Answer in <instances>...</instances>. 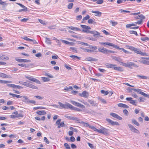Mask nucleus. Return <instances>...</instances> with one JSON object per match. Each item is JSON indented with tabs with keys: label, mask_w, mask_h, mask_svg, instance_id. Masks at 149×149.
Masks as SVG:
<instances>
[{
	"label": "nucleus",
	"mask_w": 149,
	"mask_h": 149,
	"mask_svg": "<svg viewBox=\"0 0 149 149\" xmlns=\"http://www.w3.org/2000/svg\"><path fill=\"white\" fill-rule=\"evenodd\" d=\"M130 49L134 51L135 53L137 54H141L143 56H144L146 54L145 53H143L141 52L139 49L135 48L134 47H130Z\"/></svg>",
	"instance_id": "f257e3e1"
},
{
	"label": "nucleus",
	"mask_w": 149,
	"mask_h": 149,
	"mask_svg": "<svg viewBox=\"0 0 149 149\" xmlns=\"http://www.w3.org/2000/svg\"><path fill=\"white\" fill-rule=\"evenodd\" d=\"M24 77L26 79L32 81L36 82L39 84H40V81L35 78L31 77V76L29 77L26 75H25Z\"/></svg>",
	"instance_id": "f03ea898"
},
{
	"label": "nucleus",
	"mask_w": 149,
	"mask_h": 149,
	"mask_svg": "<svg viewBox=\"0 0 149 149\" xmlns=\"http://www.w3.org/2000/svg\"><path fill=\"white\" fill-rule=\"evenodd\" d=\"M70 102L73 105L82 108H85V107L82 104L76 102L74 101L71 100Z\"/></svg>",
	"instance_id": "7ed1b4c3"
},
{
	"label": "nucleus",
	"mask_w": 149,
	"mask_h": 149,
	"mask_svg": "<svg viewBox=\"0 0 149 149\" xmlns=\"http://www.w3.org/2000/svg\"><path fill=\"white\" fill-rule=\"evenodd\" d=\"M58 104L60 105V107L64 109H68L70 108V104L68 103H66L65 104H63L61 102H58Z\"/></svg>",
	"instance_id": "20e7f679"
},
{
	"label": "nucleus",
	"mask_w": 149,
	"mask_h": 149,
	"mask_svg": "<svg viewBox=\"0 0 149 149\" xmlns=\"http://www.w3.org/2000/svg\"><path fill=\"white\" fill-rule=\"evenodd\" d=\"M106 120L112 125H119V123L117 122H114L109 118H106Z\"/></svg>",
	"instance_id": "39448f33"
},
{
	"label": "nucleus",
	"mask_w": 149,
	"mask_h": 149,
	"mask_svg": "<svg viewBox=\"0 0 149 149\" xmlns=\"http://www.w3.org/2000/svg\"><path fill=\"white\" fill-rule=\"evenodd\" d=\"M132 98L131 97H127L126 98V100L128 101H130V103L136 106L137 104L135 100H132Z\"/></svg>",
	"instance_id": "423d86ee"
},
{
	"label": "nucleus",
	"mask_w": 149,
	"mask_h": 149,
	"mask_svg": "<svg viewBox=\"0 0 149 149\" xmlns=\"http://www.w3.org/2000/svg\"><path fill=\"white\" fill-rule=\"evenodd\" d=\"M7 86L13 88H17V89H22L23 88L19 85H16L14 84H9L7 85Z\"/></svg>",
	"instance_id": "0eeeda50"
},
{
	"label": "nucleus",
	"mask_w": 149,
	"mask_h": 149,
	"mask_svg": "<svg viewBox=\"0 0 149 149\" xmlns=\"http://www.w3.org/2000/svg\"><path fill=\"white\" fill-rule=\"evenodd\" d=\"M25 86L33 89H38V88L37 86L27 82L26 83Z\"/></svg>",
	"instance_id": "6e6552de"
},
{
	"label": "nucleus",
	"mask_w": 149,
	"mask_h": 149,
	"mask_svg": "<svg viewBox=\"0 0 149 149\" xmlns=\"http://www.w3.org/2000/svg\"><path fill=\"white\" fill-rule=\"evenodd\" d=\"M15 60L21 63H27L30 62L31 61L30 60H29L19 59L18 58H16Z\"/></svg>",
	"instance_id": "1a4fd4ad"
},
{
	"label": "nucleus",
	"mask_w": 149,
	"mask_h": 149,
	"mask_svg": "<svg viewBox=\"0 0 149 149\" xmlns=\"http://www.w3.org/2000/svg\"><path fill=\"white\" fill-rule=\"evenodd\" d=\"M110 115L113 117L116 118L119 120H121L123 119L121 117L115 113H111L110 114Z\"/></svg>",
	"instance_id": "9d476101"
},
{
	"label": "nucleus",
	"mask_w": 149,
	"mask_h": 149,
	"mask_svg": "<svg viewBox=\"0 0 149 149\" xmlns=\"http://www.w3.org/2000/svg\"><path fill=\"white\" fill-rule=\"evenodd\" d=\"M88 102L93 106L97 107L98 105V104L95 101L89 99L88 100Z\"/></svg>",
	"instance_id": "9b49d317"
},
{
	"label": "nucleus",
	"mask_w": 149,
	"mask_h": 149,
	"mask_svg": "<svg viewBox=\"0 0 149 149\" xmlns=\"http://www.w3.org/2000/svg\"><path fill=\"white\" fill-rule=\"evenodd\" d=\"M98 51L104 54H107L108 49L103 47L102 48H99L98 49Z\"/></svg>",
	"instance_id": "f8f14e48"
},
{
	"label": "nucleus",
	"mask_w": 149,
	"mask_h": 149,
	"mask_svg": "<svg viewBox=\"0 0 149 149\" xmlns=\"http://www.w3.org/2000/svg\"><path fill=\"white\" fill-rule=\"evenodd\" d=\"M79 95L81 97H83L85 98L88 97L89 95L88 93L85 91H83L81 94L80 93Z\"/></svg>",
	"instance_id": "ddd939ff"
},
{
	"label": "nucleus",
	"mask_w": 149,
	"mask_h": 149,
	"mask_svg": "<svg viewBox=\"0 0 149 149\" xmlns=\"http://www.w3.org/2000/svg\"><path fill=\"white\" fill-rule=\"evenodd\" d=\"M131 89L133 90L134 91L137 92L138 93L141 94L143 96L144 94L145 93L143 92H142L141 91V90L140 89L132 88Z\"/></svg>",
	"instance_id": "4468645a"
},
{
	"label": "nucleus",
	"mask_w": 149,
	"mask_h": 149,
	"mask_svg": "<svg viewBox=\"0 0 149 149\" xmlns=\"http://www.w3.org/2000/svg\"><path fill=\"white\" fill-rule=\"evenodd\" d=\"M16 3L20 6L21 7L23 8V9H21L19 10V12H22V11L25 10L26 11L27 10V8L24 5L19 3Z\"/></svg>",
	"instance_id": "2eb2a0df"
},
{
	"label": "nucleus",
	"mask_w": 149,
	"mask_h": 149,
	"mask_svg": "<svg viewBox=\"0 0 149 149\" xmlns=\"http://www.w3.org/2000/svg\"><path fill=\"white\" fill-rule=\"evenodd\" d=\"M92 34H93V36L94 37H102V36H100V33L95 31H93Z\"/></svg>",
	"instance_id": "dca6fc26"
},
{
	"label": "nucleus",
	"mask_w": 149,
	"mask_h": 149,
	"mask_svg": "<svg viewBox=\"0 0 149 149\" xmlns=\"http://www.w3.org/2000/svg\"><path fill=\"white\" fill-rule=\"evenodd\" d=\"M23 97V100H22V101L25 103L28 104V102L29 99L28 98L27 96H22Z\"/></svg>",
	"instance_id": "f3484780"
},
{
	"label": "nucleus",
	"mask_w": 149,
	"mask_h": 149,
	"mask_svg": "<svg viewBox=\"0 0 149 149\" xmlns=\"http://www.w3.org/2000/svg\"><path fill=\"white\" fill-rule=\"evenodd\" d=\"M68 28L69 29L73 31H80V29L79 28L72 26L68 27Z\"/></svg>",
	"instance_id": "a211bd4d"
},
{
	"label": "nucleus",
	"mask_w": 149,
	"mask_h": 149,
	"mask_svg": "<svg viewBox=\"0 0 149 149\" xmlns=\"http://www.w3.org/2000/svg\"><path fill=\"white\" fill-rule=\"evenodd\" d=\"M116 66V65L111 63H107L106 65V67L108 68H113Z\"/></svg>",
	"instance_id": "6ab92c4d"
},
{
	"label": "nucleus",
	"mask_w": 149,
	"mask_h": 149,
	"mask_svg": "<svg viewBox=\"0 0 149 149\" xmlns=\"http://www.w3.org/2000/svg\"><path fill=\"white\" fill-rule=\"evenodd\" d=\"M80 26L83 29H85V30H89L91 29L90 27L86 25L81 24Z\"/></svg>",
	"instance_id": "aec40b11"
},
{
	"label": "nucleus",
	"mask_w": 149,
	"mask_h": 149,
	"mask_svg": "<svg viewBox=\"0 0 149 149\" xmlns=\"http://www.w3.org/2000/svg\"><path fill=\"white\" fill-rule=\"evenodd\" d=\"M118 105L119 107H123L125 108H128L129 106L126 104L123 103H119L118 104Z\"/></svg>",
	"instance_id": "412c9836"
},
{
	"label": "nucleus",
	"mask_w": 149,
	"mask_h": 149,
	"mask_svg": "<svg viewBox=\"0 0 149 149\" xmlns=\"http://www.w3.org/2000/svg\"><path fill=\"white\" fill-rule=\"evenodd\" d=\"M99 43L102 45H107L112 46L113 45V43L109 42H100Z\"/></svg>",
	"instance_id": "4be33fe9"
},
{
	"label": "nucleus",
	"mask_w": 149,
	"mask_h": 149,
	"mask_svg": "<svg viewBox=\"0 0 149 149\" xmlns=\"http://www.w3.org/2000/svg\"><path fill=\"white\" fill-rule=\"evenodd\" d=\"M92 13H95V15L97 16H100L101 15L102 13L98 11H94L92 10Z\"/></svg>",
	"instance_id": "5701e85b"
},
{
	"label": "nucleus",
	"mask_w": 149,
	"mask_h": 149,
	"mask_svg": "<svg viewBox=\"0 0 149 149\" xmlns=\"http://www.w3.org/2000/svg\"><path fill=\"white\" fill-rule=\"evenodd\" d=\"M102 134H104L106 135L107 134H108V130L107 129L102 127Z\"/></svg>",
	"instance_id": "b1692460"
},
{
	"label": "nucleus",
	"mask_w": 149,
	"mask_h": 149,
	"mask_svg": "<svg viewBox=\"0 0 149 149\" xmlns=\"http://www.w3.org/2000/svg\"><path fill=\"white\" fill-rule=\"evenodd\" d=\"M1 60H8L9 59L8 57L5 55L1 56Z\"/></svg>",
	"instance_id": "393cba45"
},
{
	"label": "nucleus",
	"mask_w": 149,
	"mask_h": 149,
	"mask_svg": "<svg viewBox=\"0 0 149 149\" xmlns=\"http://www.w3.org/2000/svg\"><path fill=\"white\" fill-rule=\"evenodd\" d=\"M86 60L89 61H97V59L89 57L86 58Z\"/></svg>",
	"instance_id": "a878e982"
},
{
	"label": "nucleus",
	"mask_w": 149,
	"mask_h": 149,
	"mask_svg": "<svg viewBox=\"0 0 149 149\" xmlns=\"http://www.w3.org/2000/svg\"><path fill=\"white\" fill-rule=\"evenodd\" d=\"M69 108L71 109H72V110H76V111H80V109H79L77 108L73 107L71 104L70 105V106Z\"/></svg>",
	"instance_id": "bb28decb"
},
{
	"label": "nucleus",
	"mask_w": 149,
	"mask_h": 149,
	"mask_svg": "<svg viewBox=\"0 0 149 149\" xmlns=\"http://www.w3.org/2000/svg\"><path fill=\"white\" fill-rule=\"evenodd\" d=\"M112 47H113L114 48L119 49L120 51H123V50H124V49L123 48H119L117 45L114 44H113Z\"/></svg>",
	"instance_id": "cd10ccee"
},
{
	"label": "nucleus",
	"mask_w": 149,
	"mask_h": 149,
	"mask_svg": "<svg viewBox=\"0 0 149 149\" xmlns=\"http://www.w3.org/2000/svg\"><path fill=\"white\" fill-rule=\"evenodd\" d=\"M36 113L38 115H45L46 113L45 111L42 110V111H37Z\"/></svg>",
	"instance_id": "c85d7f7f"
},
{
	"label": "nucleus",
	"mask_w": 149,
	"mask_h": 149,
	"mask_svg": "<svg viewBox=\"0 0 149 149\" xmlns=\"http://www.w3.org/2000/svg\"><path fill=\"white\" fill-rule=\"evenodd\" d=\"M111 57L112 58L118 62H120V61H121V60L120 58H118L116 56H112Z\"/></svg>",
	"instance_id": "c756f323"
},
{
	"label": "nucleus",
	"mask_w": 149,
	"mask_h": 149,
	"mask_svg": "<svg viewBox=\"0 0 149 149\" xmlns=\"http://www.w3.org/2000/svg\"><path fill=\"white\" fill-rule=\"evenodd\" d=\"M72 86H69L68 87L65 86L64 88V90L66 91H68L70 90H72Z\"/></svg>",
	"instance_id": "7c9ffc66"
},
{
	"label": "nucleus",
	"mask_w": 149,
	"mask_h": 149,
	"mask_svg": "<svg viewBox=\"0 0 149 149\" xmlns=\"http://www.w3.org/2000/svg\"><path fill=\"white\" fill-rule=\"evenodd\" d=\"M140 62L145 64L149 65V61H146L145 60H143L142 61H140Z\"/></svg>",
	"instance_id": "2f4dec72"
},
{
	"label": "nucleus",
	"mask_w": 149,
	"mask_h": 149,
	"mask_svg": "<svg viewBox=\"0 0 149 149\" xmlns=\"http://www.w3.org/2000/svg\"><path fill=\"white\" fill-rule=\"evenodd\" d=\"M45 41L47 44L51 45V44L52 42L51 41V40L49 38H45Z\"/></svg>",
	"instance_id": "473e14b6"
},
{
	"label": "nucleus",
	"mask_w": 149,
	"mask_h": 149,
	"mask_svg": "<svg viewBox=\"0 0 149 149\" xmlns=\"http://www.w3.org/2000/svg\"><path fill=\"white\" fill-rule=\"evenodd\" d=\"M128 125L129 128L130 129V130L133 132L135 128L134 127L133 125L130 124H128Z\"/></svg>",
	"instance_id": "72a5a7b5"
},
{
	"label": "nucleus",
	"mask_w": 149,
	"mask_h": 149,
	"mask_svg": "<svg viewBox=\"0 0 149 149\" xmlns=\"http://www.w3.org/2000/svg\"><path fill=\"white\" fill-rule=\"evenodd\" d=\"M132 123L137 126H139V125L138 123L135 119H132Z\"/></svg>",
	"instance_id": "f704fd0d"
},
{
	"label": "nucleus",
	"mask_w": 149,
	"mask_h": 149,
	"mask_svg": "<svg viewBox=\"0 0 149 149\" xmlns=\"http://www.w3.org/2000/svg\"><path fill=\"white\" fill-rule=\"evenodd\" d=\"M7 76L6 74L0 72V77L6 78L7 77Z\"/></svg>",
	"instance_id": "c9c22d12"
},
{
	"label": "nucleus",
	"mask_w": 149,
	"mask_h": 149,
	"mask_svg": "<svg viewBox=\"0 0 149 149\" xmlns=\"http://www.w3.org/2000/svg\"><path fill=\"white\" fill-rule=\"evenodd\" d=\"M82 31L86 33H90L91 34H92L93 32V31L88 30H85V29H82Z\"/></svg>",
	"instance_id": "e433bc0d"
},
{
	"label": "nucleus",
	"mask_w": 149,
	"mask_h": 149,
	"mask_svg": "<svg viewBox=\"0 0 149 149\" xmlns=\"http://www.w3.org/2000/svg\"><path fill=\"white\" fill-rule=\"evenodd\" d=\"M73 3H69L67 6V7L69 9H71L73 6Z\"/></svg>",
	"instance_id": "4c0bfd02"
},
{
	"label": "nucleus",
	"mask_w": 149,
	"mask_h": 149,
	"mask_svg": "<svg viewBox=\"0 0 149 149\" xmlns=\"http://www.w3.org/2000/svg\"><path fill=\"white\" fill-rule=\"evenodd\" d=\"M61 41L62 42L67 44H70L71 43V42H70L68 41L63 40H61Z\"/></svg>",
	"instance_id": "58836bf2"
},
{
	"label": "nucleus",
	"mask_w": 149,
	"mask_h": 149,
	"mask_svg": "<svg viewBox=\"0 0 149 149\" xmlns=\"http://www.w3.org/2000/svg\"><path fill=\"white\" fill-rule=\"evenodd\" d=\"M101 92L102 94H104V95H108L109 92L107 91H105L104 90H102L101 91Z\"/></svg>",
	"instance_id": "ea45409f"
},
{
	"label": "nucleus",
	"mask_w": 149,
	"mask_h": 149,
	"mask_svg": "<svg viewBox=\"0 0 149 149\" xmlns=\"http://www.w3.org/2000/svg\"><path fill=\"white\" fill-rule=\"evenodd\" d=\"M133 63L130 62H127V67H129L130 68L131 66H132Z\"/></svg>",
	"instance_id": "a19ab883"
},
{
	"label": "nucleus",
	"mask_w": 149,
	"mask_h": 149,
	"mask_svg": "<svg viewBox=\"0 0 149 149\" xmlns=\"http://www.w3.org/2000/svg\"><path fill=\"white\" fill-rule=\"evenodd\" d=\"M141 40L143 41H146V40H149V38H148L147 37H141Z\"/></svg>",
	"instance_id": "79ce46f5"
},
{
	"label": "nucleus",
	"mask_w": 149,
	"mask_h": 149,
	"mask_svg": "<svg viewBox=\"0 0 149 149\" xmlns=\"http://www.w3.org/2000/svg\"><path fill=\"white\" fill-rule=\"evenodd\" d=\"M64 125H65L64 123V122H62L60 123V125H59L57 127L58 128H60L61 127H64Z\"/></svg>",
	"instance_id": "37998d69"
},
{
	"label": "nucleus",
	"mask_w": 149,
	"mask_h": 149,
	"mask_svg": "<svg viewBox=\"0 0 149 149\" xmlns=\"http://www.w3.org/2000/svg\"><path fill=\"white\" fill-rule=\"evenodd\" d=\"M64 146L66 149H70V146L67 143H64Z\"/></svg>",
	"instance_id": "c03bdc74"
},
{
	"label": "nucleus",
	"mask_w": 149,
	"mask_h": 149,
	"mask_svg": "<svg viewBox=\"0 0 149 149\" xmlns=\"http://www.w3.org/2000/svg\"><path fill=\"white\" fill-rule=\"evenodd\" d=\"M88 23L89 24H95V22H94L93 20L92 19H90L88 21Z\"/></svg>",
	"instance_id": "a18cd8bd"
},
{
	"label": "nucleus",
	"mask_w": 149,
	"mask_h": 149,
	"mask_svg": "<svg viewBox=\"0 0 149 149\" xmlns=\"http://www.w3.org/2000/svg\"><path fill=\"white\" fill-rule=\"evenodd\" d=\"M70 48L72 50V51L73 52H75V53L77 52V49L75 47H70Z\"/></svg>",
	"instance_id": "49530a36"
},
{
	"label": "nucleus",
	"mask_w": 149,
	"mask_h": 149,
	"mask_svg": "<svg viewBox=\"0 0 149 149\" xmlns=\"http://www.w3.org/2000/svg\"><path fill=\"white\" fill-rule=\"evenodd\" d=\"M70 57L74 59H75V58L80 59L79 57L73 55H70Z\"/></svg>",
	"instance_id": "de8ad7c7"
},
{
	"label": "nucleus",
	"mask_w": 149,
	"mask_h": 149,
	"mask_svg": "<svg viewBox=\"0 0 149 149\" xmlns=\"http://www.w3.org/2000/svg\"><path fill=\"white\" fill-rule=\"evenodd\" d=\"M73 118L74 119H73V120H75V121L77 123H81V122H79V119H78V118H77L74 117Z\"/></svg>",
	"instance_id": "09e8293b"
},
{
	"label": "nucleus",
	"mask_w": 149,
	"mask_h": 149,
	"mask_svg": "<svg viewBox=\"0 0 149 149\" xmlns=\"http://www.w3.org/2000/svg\"><path fill=\"white\" fill-rule=\"evenodd\" d=\"M123 112L125 115L127 116L128 115L129 113L127 110L126 109H124L123 110Z\"/></svg>",
	"instance_id": "8fccbe9b"
},
{
	"label": "nucleus",
	"mask_w": 149,
	"mask_h": 149,
	"mask_svg": "<svg viewBox=\"0 0 149 149\" xmlns=\"http://www.w3.org/2000/svg\"><path fill=\"white\" fill-rule=\"evenodd\" d=\"M99 99L102 103L104 104H106L107 102L104 99L102 98H100Z\"/></svg>",
	"instance_id": "3c124183"
},
{
	"label": "nucleus",
	"mask_w": 149,
	"mask_h": 149,
	"mask_svg": "<svg viewBox=\"0 0 149 149\" xmlns=\"http://www.w3.org/2000/svg\"><path fill=\"white\" fill-rule=\"evenodd\" d=\"M114 69L115 70H116L118 71H121L122 70V68L120 67H116L115 66L114 68Z\"/></svg>",
	"instance_id": "603ef678"
},
{
	"label": "nucleus",
	"mask_w": 149,
	"mask_h": 149,
	"mask_svg": "<svg viewBox=\"0 0 149 149\" xmlns=\"http://www.w3.org/2000/svg\"><path fill=\"white\" fill-rule=\"evenodd\" d=\"M81 123L83 124L84 126H86V127H89V126H90V125L88 123H85L83 122H81Z\"/></svg>",
	"instance_id": "864d4df0"
},
{
	"label": "nucleus",
	"mask_w": 149,
	"mask_h": 149,
	"mask_svg": "<svg viewBox=\"0 0 149 149\" xmlns=\"http://www.w3.org/2000/svg\"><path fill=\"white\" fill-rule=\"evenodd\" d=\"M130 33L131 34H134L136 36H137L138 34L137 32L136 31H130Z\"/></svg>",
	"instance_id": "5fc2aeb1"
},
{
	"label": "nucleus",
	"mask_w": 149,
	"mask_h": 149,
	"mask_svg": "<svg viewBox=\"0 0 149 149\" xmlns=\"http://www.w3.org/2000/svg\"><path fill=\"white\" fill-rule=\"evenodd\" d=\"M18 65H19V66L22 67H25V68H27L28 67V66H27L24 63H22V64L19 63L18 64Z\"/></svg>",
	"instance_id": "6e6d98bb"
},
{
	"label": "nucleus",
	"mask_w": 149,
	"mask_h": 149,
	"mask_svg": "<svg viewBox=\"0 0 149 149\" xmlns=\"http://www.w3.org/2000/svg\"><path fill=\"white\" fill-rule=\"evenodd\" d=\"M137 76L138 77H140L142 79H146L147 78V77L146 76L137 75Z\"/></svg>",
	"instance_id": "4d7b16f0"
},
{
	"label": "nucleus",
	"mask_w": 149,
	"mask_h": 149,
	"mask_svg": "<svg viewBox=\"0 0 149 149\" xmlns=\"http://www.w3.org/2000/svg\"><path fill=\"white\" fill-rule=\"evenodd\" d=\"M65 117L67 118H68L69 120H73V119H74L73 118L74 117H72V116H68L67 115H65Z\"/></svg>",
	"instance_id": "13d9d810"
},
{
	"label": "nucleus",
	"mask_w": 149,
	"mask_h": 149,
	"mask_svg": "<svg viewBox=\"0 0 149 149\" xmlns=\"http://www.w3.org/2000/svg\"><path fill=\"white\" fill-rule=\"evenodd\" d=\"M34 97L38 99L42 100L43 99V97L38 95L35 96Z\"/></svg>",
	"instance_id": "bf43d9fd"
},
{
	"label": "nucleus",
	"mask_w": 149,
	"mask_h": 149,
	"mask_svg": "<svg viewBox=\"0 0 149 149\" xmlns=\"http://www.w3.org/2000/svg\"><path fill=\"white\" fill-rule=\"evenodd\" d=\"M95 51L94 50H92V49H86V51L85 52H94Z\"/></svg>",
	"instance_id": "052dcab7"
},
{
	"label": "nucleus",
	"mask_w": 149,
	"mask_h": 149,
	"mask_svg": "<svg viewBox=\"0 0 149 149\" xmlns=\"http://www.w3.org/2000/svg\"><path fill=\"white\" fill-rule=\"evenodd\" d=\"M29 41L32 42L34 44H38V42L36 41L34 39H30Z\"/></svg>",
	"instance_id": "680f3d73"
},
{
	"label": "nucleus",
	"mask_w": 149,
	"mask_h": 149,
	"mask_svg": "<svg viewBox=\"0 0 149 149\" xmlns=\"http://www.w3.org/2000/svg\"><path fill=\"white\" fill-rule=\"evenodd\" d=\"M44 141L45 142H46L47 144H49V142L46 137H44Z\"/></svg>",
	"instance_id": "e2e57ef3"
},
{
	"label": "nucleus",
	"mask_w": 149,
	"mask_h": 149,
	"mask_svg": "<svg viewBox=\"0 0 149 149\" xmlns=\"http://www.w3.org/2000/svg\"><path fill=\"white\" fill-rule=\"evenodd\" d=\"M15 116L17 118H19V117H23V115L22 114L17 113L16 115H15Z\"/></svg>",
	"instance_id": "0e129e2a"
},
{
	"label": "nucleus",
	"mask_w": 149,
	"mask_h": 149,
	"mask_svg": "<svg viewBox=\"0 0 149 149\" xmlns=\"http://www.w3.org/2000/svg\"><path fill=\"white\" fill-rule=\"evenodd\" d=\"M42 80L45 82L48 81H49V79L48 78L46 77H42Z\"/></svg>",
	"instance_id": "69168bd1"
},
{
	"label": "nucleus",
	"mask_w": 149,
	"mask_h": 149,
	"mask_svg": "<svg viewBox=\"0 0 149 149\" xmlns=\"http://www.w3.org/2000/svg\"><path fill=\"white\" fill-rule=\"evenodd\" d=\"M89 127L92 129L94 131H97V129L93 126H89Z\"/></svg>",
	"instance_id": "338daca9"
},
{
	"label": "nucleus",
	"mask_w": 149,
	"mask_h": 149,
	"mask_svg": "<svg viewBox=\"0 0 149 149\" xmlns=\"http://www.w3.org/2000/svg\"><path fill=\"white\" fill-rule=\"evenodd\" d=\"M90 18V16L88 15H87L86 16L84 17L83 19V21H84L88 19H89Z\"/></svg>",
	"instance_id": "774afa93"
}]
</instances>
